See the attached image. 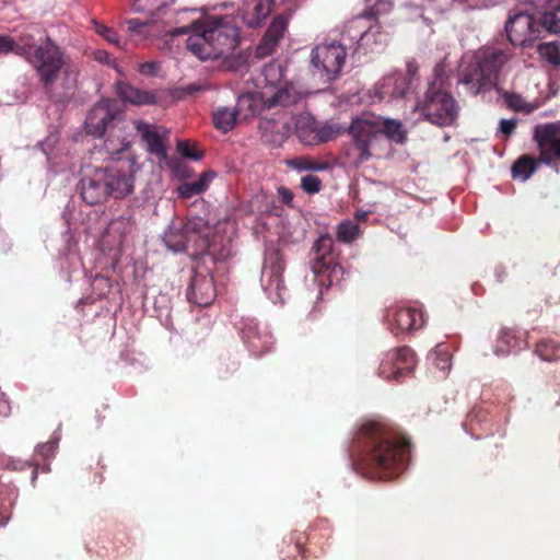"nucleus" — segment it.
Wrapping results in <instances>:
<instances>
[{
  "label": "nucleus",
  "instance_id": "nucleus-1",
  "mask_svg": "<svg viewBox=\"0 0 560 560\" xmlns=\"http://www.w3.org/2000/svg\"><path fill=\"white\" fill-rule=\"evenodd\" d=\"M410 441L395 429L370 421L354 435L350 454L357 470L372 480H389L400 475L410 456Z\"/></svg>",
  "mask_w": 560,
  "mask_h": 560
},
{
  "label": "nucleus",
  "instance_id": "nucleus-2",
  "mask_svg": "<svg viewBox=\"0 0 560 560\" xmlns=\"http://www.w3.org/2000/svg\"><path fill=\"white\" fill-rule=\"evenodd\" d=\"M15 54L24 56L35 68L49 100L63 102L77 88L79 70L69 56L50 38L38 46L30 33L19 35Z\"/></svg>",
  "mask_w": 560,
  "mask_h": 560
},
{
  "label": "nucleus",
  "instance_id": "nucleus-3",
  "mask_svg": "<svg viewBox=\"0 0 560 560\" xmlns=\"http://www.w3.org/2000/svg\"><path fill=\"white\" fill-rule=\"evenodd\" d=\"M191 34L186 40L187 49L198 59H222L228 69L237 70L247 61V55H233L240 44V30L228 18L206 16L192 19L187 25L170 31L173 36Z\"/></svg>",
  "mask_w": 560,
  "mask_h": 560
},
{
  "label": "nucleus",
  "instance_id": "nucleus-4",
  "mask_svg": "<svg viewBox=\"0 0 560 560\" xmlns=\"http://www.w3.org/2000/svg\"><path fill=\"white\" fill-rule=\"evenodd\" d=\"M136 163L129 159L118 160L105 167H97L84 175L80 182L82 199L91 206L102 203L109 197L121 199L133 191Z\"/></svg>",
  "mask_w": 560,
  "mask_h": 560
},
{
  "label": "nucleus",
  "instance_id": "nucleus-5",
  "mask_svg": "<svg viewBox=\"0 0 560 560\" xmlns=\"http://www.w3.org/2000/svg\"><path fill=\"white\" fill-rule=\"evenodd\" d=\"M509 58L510 55L500 48L481 49L475 61L463 68L458 83L472 96L488 92L495 86L500 70Z\"/></svg>",
  "mask_w": 560,
  "mask_h": 560
},
{
  "label": "nucleus",
  "instance_id": "nucleus-6",
  "mask_svg": "<svg viewBox=\"0 0 560 560\" xmlns=\"http://www.w3.org/2000/svg\"><path fill=\"white\" fill-rule=\"evenodd\" d=\"M417 109L432 125L450 127L458 119L460 107L450 92L432 82L423 97L418 101Z\"/></svg>",
  "mask_w": 560,
  "mask_h": 560
},
{
  "label": "nucleus",
  "instance_id": "nucleus-7",
  "mask_svg": "<svg viewBox=\"0 0 560 560\" xmlns=\"http://www.w3.org/2000/svg\"><path fill=\"white\" fill-rule=\"evenodd\" d=\"M348 133L351 137V144L345 150L346 156L357 165L369 161L372 156L371 143L381 135L380 122L362 117L354 118L348 128Z\"/></svg>",
  "mask_w": 560,
  "mask_h": 560
},
{
  "label": "nucleus",
  "instance_id": "nucleus-8",
  "mask_svg": "<svg viewBox=\"0 0 560 560\" xmlns=\"http://www.w3.org/2000/svg\"><path fill=\"white\" fill-rule=\"evenodd\" d=\"M346 56V47L340 43L325 42L316 45L311 52L314 73L326 82L337 79L345 65Z\"/></svg>",
  "mask_w": 560,
  "mask_h": 560
},
{
  "label": "nucleus",
  "instance_id": "nucleus-9",
  "mask_svg": "<svg viewBox=\"0 0 560 560\" xmlns=\"http://www.w3.org/2000/svg\"><path fill=\"white\" fill-rule=\"evenodd\" d=\"M125 113L116 101L104 100L94 105L85 118L88 133L100 138L110 129L124 121Z\"/></svg>",
  "mask_w": 560,
  "mask_h": 560
},
{
  "label": "nucleus",
  "instance_id": "nucleus-10",
  "mask_svg": "<svg viewBox=\"0 0 560 560\" xmlns=\"http://www.w3.org/2000/svg\"><path fill=\"white\" fill-rule=\"evenodd\" d=\"M284 269L285 261L279 250H271L267 254L261 272V285L273 303H282L284 300L287 292L283 279Z\"/></svg>",
  "mask_w": 560,
  "mask_h": 560
},
{
  "label": "nucleus",
  "instance_id": "nucleus-11",
  "mask_svg": "<svg viewBox=\"0 0 560 560\" xmlns=\"http://www.w3.org/2000/svg\"><path fill=\"white\" fill-rule=\"evenodd\" d=\"M505 32L513 46L532 47L540 37V24L532 14L518 12L509 19Z\"/></svg>",
  "mask_w": 560,
  "mask_h": 560
},
{
  "label": "nucleus",
  "instance_id": "nucleus-12",
  "mask_svg": "<svg viewBox=\"0 0 560 560\" xmlns=\"http://www.w3.org/2000/svg\"><path fill=\"white\" fill-rule=\"evenodd\" d=\"M415 364L413 351L404 346L384 354L378 366V375L384 380L399 381L412 372Z\"/></svg>",
  "mask_w": 560,
  "mask_h": 560
},
{
  "label": "nucleus",
  "instance_id": "nucleus-13",
  "mask_svg": "<svg viewBox=\"0 0 560 560\" xmlns=\"http://www.w3.org/2000/svg\"><path fill=\"white\" fill-rule=\"evenodd\" d=\"M133 126L145 143L148 152L160 161H165L167 159L166 142L170 138V130L140 119L135 120Z\"/></svg>",
  "mask_w": 560,
  "mask_h": 560
},
{
  "label": "nucleus",
  "instance_id": "nucleus-14",
  "mask_svg": "<svg viewBox=\"0 0 560 560\" xmlns=\"http://www.w3.org/2000/svg\"><path fill=\"white\" fill-rule=\"evenodd\" d=\"M217 296L213 278L208 272L194 271L187 290L188 301L200 307L212 304Z\"/></svg>",
  "mask_w": 560,
  "mask_h": 560
},
{
  "label": "nucleus",
  "instance_id": "nucleus-15",
  "mask_svg": "<svg viewBox=\"0 0 560 560\" xmlns=\"http://www.w3.org/2000/svg\"><path fill=\"white\" fill-rule=\"evenodd\" d=\"M386 319L393 332L411 331L423 326V314L413 306H396L387 310Z\"/></svg>",
  "mask_w": 560,
  "mask_h": 560
},
{
  "label": "nucleus",
  "instance_id": "nucleus-16",
  "mask_svg": "<svg viewBox=\"0 0 560 560\" xmlns=\"http://www.w3.org/2000/svg\"><path fill=\"white\" fill-rule=\"evenodd\" d=\"M560 126L557 124L540 125L535 128L534 138L540 149V154L546 163H550L552 156L560 158Z\"/></svg>",
  "mask_w": 560,
  "mask_h": 560
},
{
  "label": "nucleus",
  "instance_id": "nucleus-17",
  "mask_svg": "<svg viewBox=\"0 0 560 560\" xmlns=\"http://www.w3.org/2000/svg\"><path fill=\"white\" fill-rule=\"evenodd\" d=\"M288 28V19L280 14L273 18L265 35L256 47V57L266 58L276 52L280 39Z\"/></svg>",
  "mask_w": 560,
  "mask_h": 560
},
{
  "label": "nucleus",
  "instance_id": "nucleus-18",
  "mask_svg": "<svg viewBox=\"0 0 560 560\" xmlns=\"http://www.w3.org/2000/svg\"><path fill=\"white\" fill-rule=\"evenodd\" d=\"M275 0H243L240 9L244 23L255 28L270 14Z\"/></svg>",
  "mask_w": 560,
  "mask_h": 560
},
{
  "label": "nucleus",
  "instance_id": "nucleus-19",
  "mask_svg": "<svg viewBox=\"0 0 560 560\" xmlns=\"http://www.w3.org/2000/svg\"><path fill=\"white\" fill-rule=\"evenodd\" d=\"M117 92L121 100L133 105H152L158 101L154 93L139 90L126 82L117 84Z\"/></svg>",
  "mask_w": 560,
  "mask_h": 560
},
{
  "label": "nucleus",
  "instance_id": "nucleus-20",
  "mask_svg": "<svg viewBox=\"0 0 560 560\" xmlns=\"http://www.w3.org/2000/svg\"><path fill=\"white\" fill-rule=\"evenodd\" d=\"M194 228L186 223L180 230H170L164 236L165 245L174 252H185L189 242L195 237Z\"/></svg>",
  "mask_w": 560,
  "mask_h": 560
},
{
  "label": "nucleus",
  "instance_id": "nucleus-21",
  "mask_svg": "<svg viewBox=\"0 0 560 560\" xmlns=\"http://www.w3.org/2000/svg\"><path fill=\"white\" fill-rule=\"evenodd\" d=\"M213 172H203L200 177L195 182H186L179 185L178 195L184 199H189L194 196L200 195L209 187L210 182L214 178Z\"/></svg>",
  "mask_w": 560,
  "mask_h": 560
},
{
  "label": "nucleus",
  "instance_id": "nucleus-22",
  "mask_svg": "<svg viewBox=\"0 0 560 560\" xmlns=\"http://www.w3.org/2000/svg\"><path fill=\"white\" fill-rule=\"evenodd\" d=\"M312 132H314V136L312 139H308L303 128L298 127L299 138L301 139L302 142L306 144L328 142L330 140H334L340 133L339 128L334 125L316 127L312 129Z\"/></svg>",
  "mask_w": 560,
  "mask_h": 560
},
{
  "label": "nucleus",
  "instance_id": "nucleus-23",
  "mask_svg": "<svg viewBox=\"0 0 560 560\" xmlns=\"http://www.w3.org/2000/svg\"><path fill=\"white\" fill-rule=\"evenodd\" d=\"M133 229V221L131 218L119 217L112 220L106 229V235L113 237L117 244H121L125 236L131 233Z\"/></svg>",
  "mask_w": 560,
  "mask_h": 560
},
{
  "label": "nucleus",
  "instance_id": "nucleus-24",
  "mask_svg": "<svg viewBox=\"0 0 560 560\" xmlns=\"http://www.w3.org/2000/svg\"><path fill=\"white\" fill-rule=\"evenodd\" d=\"M381 126V133H384L389 140L397 144H402L407 140V131L401 121L397 119H385Z\"/></svg>",
  "mask_w": 560,
  "mask_h": 560
},
{
  "label": "nucleus",
  "instance_id": "nucleus-25",
  "mask_svg": "<svg viewBox=\"0 0 560 560\" xmlns=\"http://www.w3.org/2000/svg\"><path fill=\"white\" fill-rule=\"evenodd\" d=\"M237 112L230 107H220L213 113L214 127L223 132L233 129L236 122Z\"/></svg>",
  "mask_w": 560,
  "mask_h": 560
},
{
  "label": "nucleus",
  "instance_id": "nucleus-26",
  "mask_svg": "<svg viewBox=\"0 0 560 560\" xmlns=\"http://www.w3.org/2000/svg\"><path fill=\"white\" fill-rule=\"evenodd\" d=\"M537 161L529 155H522L512 165L513 178L528 179L536 171Z\"/></svg>",
  "mask_w": 560,
  "mask_h": 560
},
{
  "label": "nucleus",
  "instance_id": "nucleus-27",
  "mask_svg": "<svg viewBox=\"0 0 560 560\" xmlns=\"http://www.w3.org/2000/svg\"><path fill=\"white\" fill-rule=\"evenodd\" d=\"M535 353L544 361L560 359V343L553 339H541L535 347Z\"/></svg>",
  "mask_w": 560,
  "mask_h": 560
},
{
  "label": "nucleus",
  "instance_id": "nucleus-28",
  "mask_svg": "<svg viewBox=\"0 0 560 560\" xmlns=\"http://www.w3.org/2000/svg\"><path fill=\"white\" fill-rule=\"evenodd\" d=\"M517 343L515 334L511 329H503L498 337L494 352L499 357L506 355L517 347Z\"/></svg>",
  "mask_w": 560,
  "mask_h": 560
},
{
  "label": "nucleus",
  "instance_id": "nucleus-29",
  "mask_svg": "<svg viewBox=\"0 0 560 560\" xmlns=\"http://www.w3.org/2000/svg\"><path fill=\"white\" fill-rule=\"evenodd\" d=\"M557 12L560 10L549 9L541 14L540 20L537 21L540 24V31L544 28L550 34L560 35V18Z\"/></svg>",
  "mask_w": 560,
  "mask_h": 560
},
{
  "label": "nucleus",
  "instance_id": "nucleus-30",
  "mask_svg": "<svg viewBox=\"0 0 560 560\" xmlns=\"http://www.w3.org/2000/svg\"><path fill=\"white\" fill-rule=\"evenodd\" d=\"M331 240L329 237H320L314 245V249L316 252V258L314 259V264L312 266L313 271L315 273L320 272L325 267V255L330 252Z\"/></svg>",
  "mask_w": 560,
  "mask_h": 560
},
{
  "label": "nucleus",
  "instance_id": "nucleus-31",
  "mask_svg": "<svg viewBox=\"0 0 560 560\" xmlns=\"http://www.w3.org/2000/svg\"><path fill=\"white\" fill-rule=\"evenodd\" d=\"M289 165L300 172L303 171H326L329 168L328 162L314 161L310 158H296L289 162Z\"/></svg>",
  "mask_w": 560,
  "mask_h": 560
},
{
  "label": "nucleus",
  "instance_id": "nucleus-32",
  "mask_svg": "<svg viewBox=\"0 0 560 560\" xmlns=\"http://www.w3.org/2000/svg\"><path fill=\"white\" fill-rule=\"evenodd\" d=\"M537 51L550 65L560 66V47L558 42L542 43L538 46Z\"/></svg>",
  "mask_w": 560,
  "mask_h": 560
},
{
  "label": "nucleus",
  "instance_id": "nucleus-33",
  "mask_svg": "<svg viewBox=\"0 0 560 560\" xmlns=\"http://www.w3.org/2000/svg\"><path fill=\"white\" fill-rule=\"evenodd\" d=\"M359 234V225L351 221H343L338 225L337 236L340 241L349 243Z\"/></svg>",
  "mask_w": 560,
  "mask_h": 560
},
{
  "label": "nucleus",
  "instance_id": "nucleus-34",
  "mask_svg": "<svg viewBox=\"0 0 560 560\" xmlns=\"http://www.w3.org/2000/svg\"><path fill=\"white\" fill-rule=\"evenodd\" d=\"M384 85H393L392 96L395 98L404 97L407 91V79L405 77L387 78Z\"/></svg>",
  "mask_w": 560,
  "mask_h": 560
},
{
  "label": "nucleus",
  "instance_id": "nucleus-35",
  "mask_svg": "<svg viewBox=\"0 0 560 560\" xmlns=\"http://www.w3.org/2000/svg\"><path fill=\"white\" fill-rule=\"evenodd\" d=\"M392 4L384 0H377L373 5L363 12V18L377 19L384 13L389 12Z\"/></svg>",
  "mask_w": 560,
  "mask_h": 560
},
{
  "label": "nucleus",
  "instance_id": "nucleus-36",
  "mask_svg": "<svg viewBox=\"0 0 560 560\" xmlns=\"http://www.w3.org/2000/svg\"><path fill=\"white\" fill-rule=\"evenodd\" d=\"M96 32L104 37L108 43L117 46L118 48L124 49L126 43L124 42V45L121 44V40L117 34L116 31L105 26V25H97Z\"/></svg>",
  "mask_w": 560,
  "mask_h": 560
},
{
  "label": "nucleus",
  "instance_id": "nucleus-37",
  "mask_svg": "<svg viewBox=\"0 0 560 560\" xmlns=\"http://www.w3.org/2000/svg\"><path fill=\"white\" fill-rule=\"evenodd\" d=\"M301 187L307 194H316L322 188V180L318 176L306 175L301 179Z\"/></svg>",
  "mask_w": 560,
  "mask_h": 560
},
{
  "label": "nucleus",
  "instance_id": "nucleus-38",
  "mask_svg": "<svg viewBox=\"0 0 560 560\" xmlns=\"http://www.w3.org/2000/svg\"><path fill=\"white\" fill-rule=\"evenodd\" d=\"M506 104L516 112H525L528 114L533 110V107L527 105L524 98L517 94H509L506 96Z\"/></svg>",
  "mask_w": 560,
  "mask_h": 560
},
{
  "label": "nucleus",
  "instance_id": "nucleus-39",
  "mask_svg": "<svg viewBox=\"0 0 560 560\" xmlns=\"http://www.w3.org/2000/svg\"><path fill=\"white\" fill-rule=\"evenodd\" d=\"M177 152L187 159L191 160H200L202 158V153L197 152L194 145L190 144L189 141L183 140L177 143Z\"/></svg>",
  "mask_w": 560,
  "mask_h": 560
},
{
  "label": "nucleus",
  "instance_id": "nucleus-40",
  "mask_svg": "<svg viewBox=\"0 0 560 560\" xmlns=\"http://www.w3.org/2000/svg\"><path fill=\"white\" fill-rule=\"evenodd\" d=\"M57 448V443L54 441H48L46 443H43L38 445L37 452L40 456L48 458L55 454V451Z\"/></svg>",
  "mask_w": 560,
  "mask_h": 560
},
{
  "label": "nucleus",
  "instance_id": "nucleus-41",
  "mask_svg": "<svg viewBox=\"0 0 560 560\" xmlns=\"http://www.w3.org/2000/svg\"><path fill=\"white\" fill-rule=\"evenodd\" d=\"M15 50V39L0 35V55Z\"/></svg>",
  "mask_w": 560,
  "mask_h": 560
},
{
  "label": "nucleus",
  "instance_id": "nucleus-42",
  "mask_svg": "<svg viewBox=\"0 0 560 560\" xmlns=\"http://www.w3.org/2000/svg\"><path fill=\"white\" fill-rule=\"evenodd\" d=\"M517 125L516 119H501L500 120V131L505 136L510 137L515 130Z\"/></svg>",
  "mask_w": 560,
  "mask_h": 560
},
{
  "label": "nucleus",
  "instance_id": "nucleus-43",
  "mask_svg": "<svg viewBox=\"0 0 560 560\" xmlns=\"http://www.w3.org/2000/svg\"><path fill=\"white\" fill-rule=\"evenodd\" d=\"M487 411H485L482 408L474 407L468 413V419L471 423H481L487 418Z\"/></svg>",
  "mask_w": 560,
  "mask_h": 560
},
{
  "label": "nucleus",
  "instance_id": "nucleus-44",
  "mask_svg": "<svg viewBox=\"0 0 560 560\" xmlns=\"http://www.w3.org/2000/svg\"><path fill=\"white\" fill-rule=\"evenodd\" d=\"M292 103H293V101L290 100L289 94L283 90L279 91L272 97V104H275V105L289 106Z\"/></svg>",
  "mask_w": 560,
  "mask_h": 560
},
{
  "label": "nucleus",
  "instance_id": "nucleus-45",
  "mask_svg": "<svg viewBox=\"0 0 560 560\" xmlns=\"http://www.w3.org/2000/svg\"><path fill=\"white\" fill-rule=\"evenodd\" d=\"M159 70V63L154 61L143 62L139 66V72L144 75H153Z\"/></svg>",
  "mask_w": 560,
  "mask_h": 560
},
{
  "label": "nucleus",
  "instance_id": "nucleus-46",
  "mask_svg": "<svg viewBox=\"0 0 560 560\" xmlns=\"http://www.w3.org/2000/svg\"><path fill=\"white\" fill-rule=\"evenodd\" d=\"M92 285L94 289L102 290L101 294H105V291H108L110 288V282L107 278L97 276L94 278Z\"/></svg>",
  "mask_w": 560,
  "mask_h": 560
},
{
  "label": "nucleus",
  "instance_id": "nucleus-47",
  "mask_svg": "<svg viewBox=\"0 0 560 560\" xmlns=\"http://www.w3.org/2000/svg\"><path fill=\"white\" fill-rule=\"evenodd\" d=\"M128 30L131 32H140L142 27L147 25L144 22H140L138 19H130L127 21Z\"/></svg>",
  "mask_w": 560,
  "mask_h": 560
},
{
  "label": "nucleus",
  "instance_id": "nucleus-48",
  "mask_svg": "<svg viewBox=\"0 0 560 560\" xmlns=\"http://www.w3.org/2000/svg\"><path fill=\"white\" fill-rule=\"evenodd\" d=\"M537 1L545 4L548 9L560 10V0H537Z\"/></svg>",
  "mask_w": 560,
  "mask_h": 560
},
{
  "label": "nucleus",
  "instance_id": "nucleus-49",
  "mask_svg": "<svg viewBox=\"0 0 560 560\" xmlns=\"http://www.w3.org/2000/svg\"><path fill=\"white\" fill-rule=\"evenodd\" d=\"M201 85H198V84H188L185 89H184V92L189 94V95H194L196 94L197 92L201 91Z\"/></svg>",
  "mask_w": 560,
  "mask_h": 560
},
{
  "label": "nucleus",
  "instance_id": "nucleus-50",
  "mask_svg": "<svg viewBox=\"0 0 560 560\" xmlns=\"http://www.w3.org/2000/svg\"><path fill=\"white\" fill-rule=\"evenodd\" d=\"M279 191H280V194L282 195V199H283V201H284L285 203H289V202L292 200L293 195H292V192H291L290 190H288V189H285V188H282V189H280Z\"/></svg>",
  "mask_w": 560,
  "mask_h": 560
},
{
  "label": "nucleus",
  "instance_id": "nucleus-51",
  "mask_svg": "<svg viewBox=\"0 0 560 560\" xmlns=\"http://www.w3.org/2000/svg\"><path fill=\"white\" fill-rule=\"evenodd\" d=\"M188 13L196 14V13H197V10H195V9H191V10H187V9H185V10H183V11L178 12L177 21H178V22L184 21V15H186V14H188Z\"/></svg>",
  "mask_w": 560,
  "mask_h": 560
},
{
  "label": "nucleus",
  "instance_id": "nucleus-52",
  "mask_svg": "<svg viewBox=\"0 0 560 560\" xmlns=\"http://www.w3.org/2000/svg\"><path fill=\"white\" fill-rule=\"evenodd\" d=\"M104 469V466L100 467V470ZM104 480L102 471H97L94 476L93 482L94 483H102Z\"/></svg>",
  "mask_w": 560,
  "mask_h": 560
},
{
  "label": "nucleus",
  "instance_id": "nucleus-53",
  "mask_svg": "<svg viewBox=\"0 0 560 560\" xmlns=\"http://www.w3.org/2000/svg\"><path fill=\"white\" fill-rule=\"evenodd\" d=\"M10 520V513H0V526H5Z\"/></svg>",
  "mask_w": 560,
  "mask_h": 560
},
{
  "label": "nucleus",
  "instance_id": "nucleus-54",
  "mask_svg": "<svg viewBox=\"0 0 560 560\" xmlns=\"http://www.w3.org/2000/svg\"><path fill=\"white\" fill-rule=\"evenodd\" d=\"M107 56H108V55H107V52H106V51H104V50H97V51L95 52V59H96V60H100V61L105 60V59L107 58Z\"/></svg>",
  "mask_w": 560,
  "mask_h": 560
},
{
  "label": "nucleus",
  "instance_id": "nucleus-55",
  "mask_svg": "<svg viewBox=\"0 0 560 560\" xmlns=\"http://www.w3.org/2000/svg\"><path fill=\"white\" fill-rule=\"evenodd\" d=\"M360 22L359 19H355L352 21V23L349 25V30H351L352 27H359L357 24Z\"/></svg>",
  "mask_w": 560,
  "mask_h": 560
},
{
  "label": "nucleus",
  "instance_id": "nucleus-56",
  "mask_svg": "<svg viewBox=\"0 0 560 560\" xmlns=\"http://www.w3.org/2000/svg\"><path fill=\"white\" fill-rule=\"evenodd\" d=\"M368 35V31H360L359 32V39L362 40Z\"/></svg>",
  "mask_w": 560,
  "mask_h": 560
},
{
  "label": "nucleus",
  "instance_id": "nucleus-57",
  "mask_svg": "<svg viewBox=\"0 0 560 560\" xmlns=\"http://www.w3.org/2000/svg\"><path fill=\"white\" fill-rule=\"evenodd\" d=\"M36 477H37V470H36V469H34V470H33V480H35V479H36Z\"/></svg>",
  "mask_w": 560,
  "mask_h": 560
},
{
  "label": "nucleus",
  "instance_id": "nucleus-58",
  "mask_svg": "<svg viewBox=\"0 0 560 560\" xmlns=\"http://www.w3.org/2000/svg\"><path fill=\"white\" fill-rule=\"evenodd\" d=\"M355 217H357L358 219H362V218H364V217H365V213H363V214L357 213V215H355Z\"/></svg>",
  "mask_w": 560,
  "mask_h": 560
}]
</instances>
